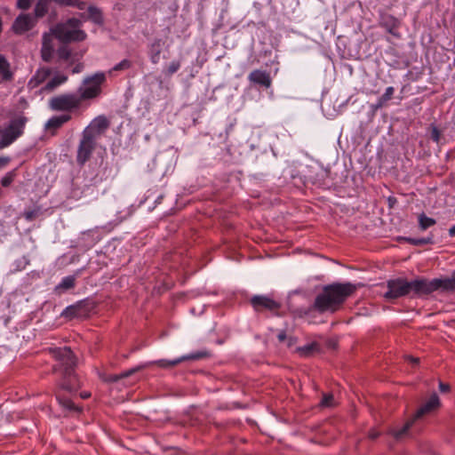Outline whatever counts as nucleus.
<instances>
[{"label":"nucleus","mask_w":455,"mask_h":455,"mask_svg":"<svg viewBox=\"0 0 455 455\" xmlns=\"http://www.w3.org/2000/svg\"><path fill=\"white\" fill-rule=\"evenodd\" d=\"M147 365H139L128 371H125L120 374H110L104 379L106 382H117L124 378L130 377L135 372L146 369Z\"/></svg>","instance_id":"nucleus-21"},{"label":"nucleus","mask_w":455,"mask_h":455,"mask_svg":"<svg viewBox=\"0 0 455 455\" xmlns=\"http://www.w3.org/2000/svg\"><path fill=\"white\" fill-rule=\"evenodd\" d=\"M316 347L315 344H309L304 347H301L298 349L301 355L307 356L311 354V352Z\"/></svg>","instance_id":"nucleus-39"},{"label":"nucleus","mask_w":455,"mask_h":455,"mask_svg":"<svg viewBox=\"0 0 455 455\" xmlns=\"http://www.w3.org/2000/svg\"><path fill=\"white\" fill-rule=\"evenodd\" d=\"M70 119L71 116L69 114L55 116L47 121L44 127L47 131H52V134H54L58 129H60L64 124L68 123Z\"/></svg>","instance_id":"nucleus-17"},{"label":"nucleus","mask_w":455,"mask_h":455,"mask_svg":"<svg viewBox=\"0 0 455 455\" xmlns=\"http://www.w3.org/2000/svg\"><path fill=\"white\" fill-rule=\"evenodd\" d=\"M434 279L427 281V279L419 278L409 282L410 293L413 292L416 295H424L436 291Z\"/></svg>","instance_id":"nucleus-11"},{"label":"nucleus","mask_w":455,"mask_h":455,"mask_svg":"<svg viewBox=\"0 0 455 455\" xmlns=\"http://www.w3.org/2000/svg\"><path fill=\"white\" fill-rule=\"evenodd\" d=\"M18 175V168H15L4 174V176L1 179V185L4 188H8L15 180Z\"/></svg>","instance_id":"nucleus-31"},{"label":"nucleus","mask_w":455,"mask_h":455,"mask_svg":"<svg viewBox=\"0 0 455 455\" xmlns=\"http://www.w3.org/2000/svg\"><path fill=\"white\" fill-rule=\"evenodd\" d=\"M163 42L161 39H155L149 46V58L152 63L157 64L160 61Z\"/></svg>","instance_id":"nucleus-24"},{"label":"nucleus","mask_w":455,"mask_h":455,"mask_svg":"<svg viewBox=\"0 0 455 455\" xmlns=\"http://www.w3.org/2000/svg\"><path fill=\"white\" fill-rule=\"evenodd\" d=\"M88 19L99 25L103 23L101 11L93 5L88 7Z\"/></svg>","instance_id":"nucleus-29"},{"label":"nucleus","mask_w":455,"mask_h":455,"mask_svg":"<svg viewBox=\"0 0 455 455\" xmlns=\"http://www.w3.org/2000/svg\"><path fill=\"white\" fill-rule=\"evenodd\" d=\"M76 285V277L68 275L64 277L61 282L55 287L57 292H61L69 289L74 288Z\"/></svg>","instance_id":"nucleus-27"},{"label":"nucleus","mask_w":455,"mask_h":455,"mask_svg":"<svg viewBox=\"0 0 455 455\" xmlns=\"http://www.w3.org/2000/svg\"><path fill=\"white\" fill-rule=\"evenodd\" d=\"M53 0H37L35 8H34V15L36 19H40L44 17L51 7Z\"/></svg>","instance_id":"nucleus-23"},{"label":"nucleus","mask_w":455,"mask_h":455,"mask_svg":"<svg viewBox=\"0 0 455 455\" xmlns=\"http://www.w3.org/2000/svg\"><path fill=\"white\" fill-rule=\"evenodd\" d=\"M387 291L384 298L391 300L410 294L409 282L403 278H396L387 281Z\"/></svg>","instance_id":"nucleus-8"},{"label":"nucleus","mask_w":455,"mask_h":455,"mask_svg":"<svg viewBox=\"0 0 455 455\" xmlns=\"http://www.w3.org/2000/svg\"><path fill=\"white\" fill-rule=\"evenodd\" d=\"M409 359L415 364L419 363V358L409 357Z\"/></svg>","instance_id":"nucleus-51"},{"label":"nucleus","mask_w":455,"mask_h":455,"mask_svg":"<svg viewBox=\"0 0 455 455\" xmlns=\"http://www.w3.org/2000/svg\"><path fill=\"white\" fill-rule=\"evenodd\" d=\"M436 223L435 220L427 217L425 213L419 215V226L421 230H426Z\"/></svg>","instance_id":"nucleus-30"},{"label":"nucleus","mask_w":455,"mask_h":455,"mask_svg":"<svg viewBox=\"0 0 455 455\" xmlns=\"http://www.w3.org/2000/svg\"><path fill=\"white\" fill-rule=\"evenodd\" d=\"M379 436V433L375 432V431H371L370 434H369V437L371 438V439H375Z\"/></svg>","instance_id":"nucleus-48"},{"label":"nucleus","mask_w":455,"mask_h":455,"mask_svg":"<svg viewBox=\"0 0 455 455\" xmlns=\"http://www.w3.org/2000/svg\"><path fill=\"white\" fill-rule=\"evenodd\" d=\"M394 92H395L394 87H392V86L387 87L386 89L384 94L379 99L375 108H381L387 101L391 100Z\"/></svg>","instance_id":"nucleus-32"},{"label":"nucleus","mask_w":455,"mask_h":455,"mask_svg":"<svg viewBox=\"0 0 455 455\" xmlns=\"http://www.w3.org/2000/svg\"><path fill=\"white\" fill-rule=\"evenodd\" d=\"M416 419L413 416L411 419L405 422V424L400 428H391L388 433L395 439V440H402L407 434L409 429L412 427L414 424Z\"/></svg>","instance_id":"nucleus-22"},{"label":"nucleus","mask_w":455,"mask_h":455,"mask_svg":"<svg viewBox=\"0 0 455 455\" xmlns=\"http://www.w3.org/2000/svg\"><path fill=\"white\" fill-rule=\"evenodd\" d=\"M82 20L70 18L65 22L58 23L52 28V33L63 43L81 42L85 40L86 33L81 29Z\"/></svg>","instance_id":"nucleus-3"},{"label":"nucleus","mask_w":455,"mask_h":455,"mask_svg":"<svg viewBox=\"0 0 455 455\" xmlns=\"http://www.w3.org/2000/svg\"><path fill=\"white\" fill-rule=\"evenodd\" d=\"M48 351L59 362V365L54 366L53 371H56L58 367L63 368V379L60 383L61 388L68 392L77 390L80 383L74 373L76 359L71 349L68 347H49Z\"/></svg>","instance_id":"nucleus-2"},{"label":"nucleus","mask_w":455,"mask_h":455,"mask_svg":"<svg viewBox=\"0 0 455 455\" xmlns=\"http://www.w3.org/2000/svg\"><path fill=\"white\" fill-rule=\"evenodd\" d=\"M77 310H78V306H70V307L66 308L64 314L66 315H69V316L74 317V316H76L78 315Z\"/></svg>","instance_id":"nucleus-42"},{"label":"nucleus","mask_w":455,"mask_h":455,"mask_svg":"<svg viewBox=\"0 0 455 455\" xmlns=\"http://www.w3.org/2000/svg\"><path fill=\"white\" fill-rule=\"evenodd\" d=\"M36 25V20L30 14H20L19 15L12 27V29L15 34L21 35Z\"/></svg>","instance_id":"nucleus-13"},{"label":"nucleus","mask_w":455,"mask_h":455,"mask_svg":"<svg viewBox=\"0 0 455 455\" xmlns=\"http://www.w3.org/2000/svg\"><path fill=\"white\" fill-rule=\"evenodd\" d=\"M251 303L253 307V308L259 312L264 309L269 310V311H277L280 308V303L274 300L273 299L267 297V296H262V295H256L253 296L251 299Z\"/></svg>","instance_id":"nucleus-12"},{"label":"nucleus","mask_w":455,"mask_h":455,"mask_svg":"<svg viewBox=\"0 0 455 455\" xmlns=\"http://www.w3.org/2000/svg\"><path fill=\"white\" fill-rule=\"evenodd\" d=\"M439 389H440L441 392L445 393V392H448L450 390V386L448 384L440 382L439 383Z\"/></svg>","instance_id":"nucleus-45"},{"label":"nucleus","mask_w":455,"mask_h":455,"mask_svg":"<svg viewBox=\"0 0 455 455\" xmlns=\"http://www.w3.org/2000/svg\"><path fill=\"white\" fill-rule=\"evenodd\" d=\"M96 139L83 132L76 156V161L79 164L83 165L90 159L96 147Z\"/></svg>","instance_id":"nucleus-9"},{"label":"nucleus","mask_w":455,"mask_h":455,"mask_svg":"<svg viewBox=\"0 0 455 455\" xmlns=\"http://www.w3.org/2000/svg\"><path fill=\"white\" fill-rule=\"evenodd\" d=\"M106 76L104 73H96L92 76L87 77L84 82V87L80 88L81 101L97 97L101 90L100 85L105 82Z\"/></svg>","instance_id":"nucleus-6"},{"label":"nucleus","mask_w":455,"mask_h":455,"mask_svg":"<svg viewBox=\"0 0 455 455\" xmlns=\"http://www.w3.org/2000/svg\"><path fill=\"white\" fill-rule=\"evenodd\" d=\"M399 25V20L393 15L384 14L381 16L380 26L385 28L389 34L398 36L396 29L398 28Z\"/></svg>","instance_id":"nucleus-18"},{"label":"nucleus","mask_w":455,"mask_h":455,"mask_svg":"<svg viewBox=\"0 0 455 455\" xmlns=\"http://www.w3.org/2000/svg\"><path fill=\"white\" fill-rule=\"evenodd\" d=\"M209 355H210V353L206 350H204V351H200V352H196V353H192V354H189L187 355H183V356L178 357L173 360L160 359L157 361L143 363L142 365H147L146 368L150 367L152 365H156L163 369H171V368L175 367L176 365H178L179 363H180L182 362L188 361V360H198V359L208 357Z\"/></svg>","instance_id":"nucleus-7"},{"label":"nucleus","mask_w":455,"mask_h":455,"mask_svg":"<svg viewBox=\"0 0 455 455\" xmlns=\"http://www.w3.org/2000/svg\"><path fill=\"white\" fill-rule=\"evenodd\" d=\"M53 3L59 7H75L81 11L86 8V3L83 0H53Z\"/></svg>","instance_id":"nucleus-25"},{"label":"nucleus","mask_w":455,"mask_h":455,"mask_svg":"<svg viewBox=\"0 0 455 455\" xmlns=\"http://www.w3.org/2000/svg\"><path fill=\"white\" fill-rule=\"evenodd\" d=\"M54 35L52 33H45L43 35V40H42V48H41V57L42 59L49 62L52 57L53 53V40Z\"/></svg>","instance_id":"nucleus-16"},{"label":"nucleus","mask_w":455,"mask_h":455,"mask_svg":"<svg viewBox=\"0 0 455 455\" xmlns=\"http://www.w3.org/2000/svg\"><path fill=\"white\" fill-rule=\"evenodd\" d=\"M132 67V62L129 60H123L119 63L114 66L112 69L109 70V74H112L114 71H123L127 70Z\"/></svg>","instance_id":"nucleus-34"},{"label":"nucleus","mask_w":455,"mask_h":455,"mask_svg":"<svg viewBox=\"0 0 455 455\" xmlns=\"http://www.w3.org/2000/svg\"><path fill=\"white\" fill-rule=\"evenodd\" d=\"M27 123L28 117L24 115H19L12 118L8 125L2 132L0 149L9 147L18 138H20L24 132V128Z\"/></svg>","instance_id":"nucleus-4"},{"label":"nucleus","mask_w":455,"mask_h":455,"mask_svg":"<svg viewBox=\"0 0 455 455\" xmlns=\"http://www.w3.org/2000/svg\"><path fill=\"white\" fill-rule=\"evenodd\" d=\"M58 57L60 60H68L71 56V52L67 46H62L58 49Z\"/></svg>","instance_id":"nucleus-37"},{"label":"nucleus","mask_w":455,"mask_h":455,"mask_svg":"<svg viewBox=\"0 0 455 455\" xmlns=\"http://www.w3.org/2000/svg\"><path fill=\"white\" fill-rule=\"evenodd\" d=\"M12 78L10 63L3 55H0V84L12 81Z\"/></svg>","instance_id":"nucleus-20"},{"label":"nucleus","mask_w":455,"mask_h":455,"mask_svg":"<svg viewBox=\"0 0 455 455\" xmlns=\"http://www.w3.org/2000/svg\"><path fill=\"white\" fill-rule=\"evenodd\" d=\"M59 403L66 410L70 411H80L79 408L74 404V403L66 397H57Z\"/></svg>","instance_id":"nucleus-33"},{"label":"nucleus","mask_w":455,"mask_h":455,"mask_svg":"<svg viewBox=\"0 0 455 455\" xmlns=\"http://www.w3.org/2000/svg\"><path fill=\"white\" fill-rule=\"evenodd\" d=\"M89 396H90V394H89V393L84 392V393H82V394H81V397H82V398H84V399H86V398H88Z\"/></svg>","instance_id":"nucleus-50"},{"label":"nucleus","mask_w":455,"mask_h":455,"mask_svg":"<svg viewBox=\"0 0 455 455\" xmlns=\"http://www.w3.org/2000/svg\"><path fill=\"white\" fill-rule=\"evenodd\" d=\"M33 0H18L17 6L21 10H28L30 7Z\"/></svg>","instance_id":"nucleus-43"},{"label":"nucleus","mask_w":455,"mask_h":455,"mask_svg":"<svg viewBox=\"0 0 455 455\" xmlns=\"http://www.w3.org/2000/svg\"><path fill=\"white\" fill-rule=\"evenodd\" d=\"M449 235L451 236H455V225H453L450 229H449Z\"/></svg>","instance_id":"nucleus-49"},{"label":"nucleus","mask_w":455,"mask_h":455,"mask_svg":"<svg viewBox=\"0 0 455 455\" xmlns=\"http://www.w3.org/2000/svg\"><path fill=\"white\" fill-rule=\"evenodd\" d=\"M321 405L323 407H331L333 405V395L331 394L323 395Z\"/></svg>","instance_id":"nucleus-40"},{"label":"nucleus","mask_w":455,"mask_h":455,"mask_svg":"<svg viewBox=\"0 0 455 455\" xmlns=\"http://www.w3.org/2000/svg\"><path fill=\"white\" fill-rule=\"evenodd\" d=\"M10 157L8 156H0V169L4 168L10 163Z\"/></svg>","instance_id":"nucleus-44"},{"label":"nucleus","mask_w":455,"mask_h":455,"mask_svg":"<svg viewBox=\"0 0 455 455\" xmlns=\"http://www.w3.org/2000/svg\"><path fill=\"white\" fill-rule=\"evenodd\" d=\"M408 242L413 245L431 244L434 243L432 236L423 238H408Z\"/></svg>","instance_id":"nucleus-35"},{"label":"nucleus","mask_w":455,"mask_h":455,"mask_svg":"<svg viewBox=\"0 0 455 455\" xmlns=\"http://www.w3.org/2000/svg\"><path fill=\"white\" fill-rule=\"evenodd\" d=\"M180 68V61L179 60H172L169 66L164 70V73L166 76H171L174 73H176Z\"/></svg>","instance_id":"nucleus-36"},{"label":"nucleus","mask_w":455,"mask_h":455,"mask_svg":"<svg viewBox=\"0 0 455 455\" xmlns=\"http://www.w3.org/2000/svg\"><path fill=\"white\" fill-rule=\"evenodd\" d=\"M109 127V121L104 116H99L84 130V132L98 140Z\"/></svg>","instance_id":"nucleus-10"},{"label":"nucleus","mask_w":455,"mask_h":455,"mask_svg":"<svg viewBox=\"0 0 455 455\" xmlns=\"http://www.w3.org/2000/svg\"><path fill=\"white\" fill-rule=\"evenodd\" d=\"M434 282H436L435 284L436 286V290L443 289L447 291H455V276L452 278L446 279H434Z\"/></svg>","instance_id":"nucleus-26"},{"label":"nucleus","mask_w":455,"mask_h":455,"mask_svg":"<svg viewBox=\"0 0 455 455\" xmlns=\"http://www.w3.org/2000/svg\"><path fill=\"white\" fill-rule=\"evenodd\" d=\"M52 71L49 68H40L37 69L36 74L30 79L28 84L32 88L38 86L42 83H44L51 75Z\"/></svg>","instance_id":"nucleus-19"},{"label":"nucleus","mask_w":455,"mask_h":455,"mask_svg":"<svg viewBox=\"0 0 455 455\" xmlns=\"http://www.w3.org/2000/svg\"><path fill=\"white\" fill-rule=\"evenodd\" d=\"M83 68H84L83 64H77V65L73 68L72 72H73L74 74H76V73H80V72L83 70Z\"/></svg>","instance_id":"nucleus-47"},{"label":"nucleus","mask_w":455,"mask_h":455,"mask_svg":"<svg viewBox=\"0 0 455 455\" xmlns=\"http://www.w3.org/2000/svg\"><path fill=\"white\" fill-rule=\"evenodd\" d=\"M39 213H40V210L37 208V209L24 212L23 216L27 220L32 221L39 215Z\"/></svg>","instance_id":"nucleus-38"},{"label":"nucleus","mask_w":455,"mask_h":455,"mask_svg":"<svg viewBox=\"0 0 455 455\" xmlns=\"http://www.w3.org/2000/svg\"><path fill=\"white\" fill-rule=\"evenodd\" d=\"M440 138H441V132L440 131L437 129L436 126L435 125H432L431 127V139L435 141V142H439L440 140Z\"/></svg>","instance_id":"nucleus-41"},{"label":"nucleus","mask_w":455,"mask_h":455,"mask_svg":"<svg viewBox=\"0 0 455 455\" xmlns=\"http://www.w3.org/2000/svg\"><path fill=\"white\" fill-rule=\"evenodd\" d=\"M248 79L251 83L261 85L267 89L269 88L272 84L269 73L260 69L251 71L248 76Z\"/></svg>","instance_id":"nucleus-14"},{"label":"nucleus","mask_w":455,"mask_h":455,"mask_svg":"<svg viewBox=\"0 0 455 455\" xmlns=\"http://www.w3.org/2000/svg\"><path fill=\"white\" fill-rule=\"evenodd\" d=\"M286 333L284 331H282L278 333L277 339L280 342H283L286 339Z\"/></svg>","instance_id":"nucleus-46"},{"label":"nucleus","mask_w":455,"mask_h":455,"mask_svg":"<svg viewBox=\"0 0 455 455\" xmlns=\"http://www.w3.org/2000/svg\"><path fill=\"white\" fill-rule=\"evenodd\" d=\"M355 291L356 286L351 283H333L325 285L315 296L308 312L315 310L320 314L335 313Z\"/></svg>","instance_id":"nucleus-1"},{"label":"nucleus","mask_w":455,"mask_h":455,"mask_svg":"<svg viewBox=\"0 0 455 455\" xmlns=\"http://www.w3.org/2000/svg\"><path fill=\"white\" fill-rule=\"evenodd\" d=\"M440 407V399L436 394H433L430 398L416 411L414 417L416 419L428 414Z\"/></svg>","instance_id":"nucleus-15"},{"label":"nucleus","mask_w":455,"mask_h":455,"mask_svg":"<svg viewBox=\"0 0 455 455\" xmlns=\"http://www.w3.org/2000/svg\"><path fill=\"white\" fill-rule=\"evenodd\" d=\"M81 98L74 93H65L52 97L49 100V108L53 111H71L79 108Z\"/></svg>","instance_id":"nucleus-5"},{"label":"nucleus","mask_w":455,"mask_h":455,"mask_svg":"<svg viewBox=\"0 0 455 455\" xmlns=\"http://www.w3.org/2000/svg\"><path fill=\"white\" fill-rule=\"evenodd\" d=\"M68 80V76L63 74L55 75L44 86L47 91H52L57 86L64 84Z\"/></svg>","instance_id":"nucleus-28"}]
</instances>
